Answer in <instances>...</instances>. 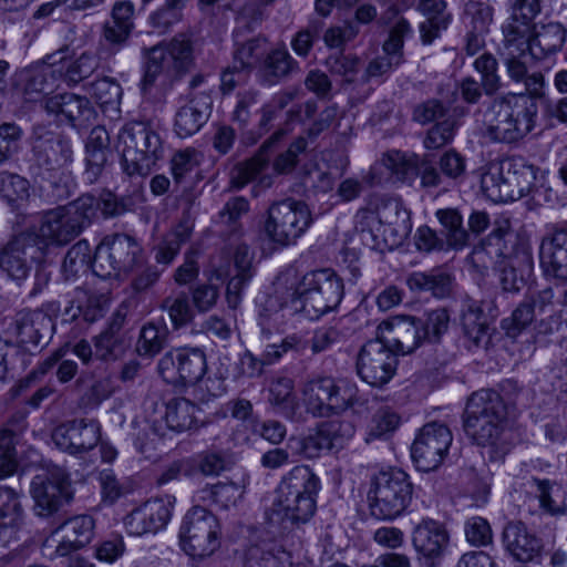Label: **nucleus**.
<instances>
[{"mask_svg": "<svg viewBox=\"0 0 567 567\" xmlns=\"http://www.w3.org/2000/svg\"><path fill=\"white\" fill-rule=\"evenodd\" d=\"M290 442L296 443L297 453L306 458L319 457L322 452L331 450L320 425L315 433L298 439H290Z\"/></svg>", "mask_w": 567, "mask_h": 567, "instance_id": "61", "label": "nucleus"}, {"mask_svg": "<svg viewBox=\"0 0 567 567\" xmlns=\"http://www.w3.org/2000/svg\"><path fill=\"white\" fill-rule=\"evenodd\" d=\"M379 329L380 339L390 347L395 354H409L423 341L419 320L412 316H395L383 321Z\"/></svg>", "mask_w": 567, "mask_h": 567, "instance_id": "22", "label": "nucleus"}, {"mask_svg": "<svg viewBox=\"0 0 567 567\" xmlns=\"http://www.w3.org/2000/svg\"><path fill=\"white\" fill-rule=\"evenodd\" d=\"M506 549L519 561H530L540 551V540L520 522L508 523L503 533Z\"/></svg>", "mask_w": 567, "mask_h": 567, "instance_id": "32", "label": "nucleus"}, {"mask_svg": "<svg viewBox=\"0 0 567 567\" xmlns=\"http://www.w3.org/2000/svg\"><path fill=\"white\" fill-rule=\"evenodd\" d=\"M249 212V202L243 196H236L228 199L219 212L220 223L229 227L235 238L240 237L243 227L240 219Z\"/></svg>", "mask_w": 567, "mask_h": 567, "instance_id": "51", "label": "nucleus"}, {"mask_svg": "<svg viewBox=\"0 0 567 567\" xmlns=\"http://www.w3.org/2000/svg\"><path fill=\"white\" fill-rule=\"evenodd\" d=\"M167 329L148 322L143 326L136 343V351L142 357L153 358L166 346Z\"/></svg>", "mask_w": 567, "mask_h": 567, "instance_id": "44", "label": "nucleus"}, {"mask_svg": "<svg viewBox=\"0 0 567 567\" xmlns=\"http://www.w3.org/2000/svg\"><path fill=\"white\" fill-rule=\"evenodd\" d=\"M392 169L401 174L404 178L411 175H419L423 187H439L443 184V175L426 158L420 159L417 156L405 158L396 154L395 158H390Z\"/></svg>", "mask_w": 567, "mask_h": 567, "instance_id": "37", "label": "nucleus"}, {"mask_svg": "<svg viewBox=\"0 0 567 567\" xmlns=\"http://www.w3.org/2000/svg\"><path fill=\"white\" fill-rule=\"evenodd\" d=\"M358 388L347 380L318 375L305 382L301 393L305 413L313 417L338 415L358 402Z\"/></svg>", "mask_w": 567, "mask_h": 567, "instance_id": "8", "label": "nucleus"}, {"mask_svg": "<svg viewBox=\"0 0 567 567\" xmlns=\"http://www.w3.org/2000/svg\"><path fill=\"white\" fill-rule=\"evenodd\" d=\"M14 334L20 344L27 350L47 343L53 331V321L41 310L21 311L13 323Z\"/></svg>", "mask_w": 567, "mask_h": 567, "instance_id": "24", "label": "nucleus"}, {"mask_svg": "<svg viewBox=\"0 0 567 567\" xmlns=\"http://www.w3.org/2000/svg\"><path fill=\"white\" fill-rule=\"evenodd\" d=\"M63 537L55 547L54 555L65 557L89 545L94 537L95 522L90 515H78L60 526Z\"/></svg>", "mask_w": 567, "mask_h": 567, "instance_id": "29", "label": "nucleus"}, {"mask_svg": "<svg viewBox=\"0 0 567 567\" xmlns=\"http://www.w3.org/2000/svg\"><path fill=\"white\" fill-rule=\"evenodd\" d=\"M107 308L109 298L104 293L78 287L65 306L62 317L64 321L82 318L83 321L93 323L104 317Z\"/></svg>", "mask_w": 567, "mask_h": 567, "instance_id": "26", "label": "nucleus"}, {"mask_svg": "<svg viewBox=\"0 0 567 567\" xmlns=\"http://www.w3.org/2000/svg\"><path fill=\"white\" fill-rule=\"evenodd\" d=\"M144 262L143 248L128 234L105 236L97 245L92 260V271L106 279L127 275Z\"/></svg>", "mask_w": 567, "mask_h": 567, "instance_id": "9", "label": "nucleus"}, {"mask_svg": "<svg viewBox=\"0 0 567 567\" xmlns=\"http://www.w3.org/2000/svg\"><path fill=\"white\" fill-rule=\"evenodd\" d=\"M461 324L464 336L475 348H486L491 341V329L482 303L466 297L462 303Z\"/></svg>", "mask_w": 567, "mask_h": 567, "instance_id": "30", "label": "nucleus"}, {"mask_svg": "<svg viewBox=\"0 0 567 567\" xmlns=\"http://www.w3.org/2000/svg\"><path fill=\"white\" fill-rule=\"evenodd\" d=\"M115 148L128 176L147 175L164 153L159 135L148 124L138 121L121 127Z\"/></svg>", "mask_w": 567, "mask_h": 567, "instance_id": "6", "label": "nucleus"}, {"mask_svg": "<svg viewBox=\"0 0 567 567\" xmlns=\"http://www.w3.org/2000/svg\"><path fill=\"white\" fill-rule=\"evenodd\" d=\"M308 143L303 136L297 137L284 153H280L272 163V168L277 174L291 173L299 159V155L307 150Z\"/></svg>", "mask_w": 567, "mask_h": 567, "instance_id": "63", "label": "nucleus"}, {"mask_svg": "<svg viewBox=\"0 0 567 567\" xmlns=\"http://www.w3.org/2000/svg\"><path fill=\"white\" fill-rule=\"evenodd\" d=\"M37 251L31 234L16 236L0 249V270L12 280H24L31 271Z\"/></svg>", "mask_w": 567, "mask_h": 567, "instance_id": "20", "label": "nucleus"}, {"mask_svg": "<svg viewBox=\"0 0 567 567\" xmlns=\"http://www.w3.org/2000/svg\"><path fill=\"white\" fill-rule=\"evenodd\" d=\"M473 68L481 75L482 87L486 95H494L502 87L498 62L492 53L484 52L477 56Z\"/></svg>", "mask_w": 567, "mask_h": 567, "instance_id": "46", "label": "nucleus"}, {"mask_svg": "<svg viewBox=\"0 0 567 567\" xmlns=\"http://www.w3.org/2000/svg\"><path fill=\"white\" fill-rule=\"evenodd\" d=\"M320 480L309 466H295L280 482L277 496L265 511V519L274 533H286L308 523L317 509Z\"/></svg>", "mask_w": 567, "mask_h": 567, "instance_id": "1", "label": "nucleus"}, {"mask_svg": "<svg viewBox=\"0 0 567 567\" xmlns=\"http://www.w3.org/2000/svg\"><path fill=\"white\" fill-rule=\"evenodd\" d=\"M412 543L415 550L434 567L449 543V534L441 523L425 518L414 527Z\"/></svg>", "mask_w": 567, "mask_h": 567, "instance_id": "28", "label": "nucleus"}, {"mask_svg": "<svg viewBox=\"0 0 567 567\" xmlns=\"http://www.w3.org/2000/svg\"><path fill=\"white\" fill-rule=\"evenodd\" d=\"M199 409L185 398H174L166 403L164 420L167 429L177 433L197 429Z\"/></svg>", "mask_w": 567, "mask_h": 567, "instance_id": "38", "label": "nucleus"}, {"mask_svg": "<svg viewBox=\"0 0 567 567\" xmlns=\"http://www.w3.org/2000/svg\"><path fill=\"white\" fill-rule=\"evenodd\" d=\"M383 226V235L388 233L393 236V243L399 244L405 239L412 229L410 213L396 199L383 200L375 212L363 210L360 214L361 231H368L372 238H377L372 226Z\"/></svg>", "mask_w": 567, "mask_h": 567, "instance_id": "17", "label": "nucleus"}, {"mask_svg": "<svg viewBox=\"0 0 567 567\" xmlns=\"http://www.w3.org/2000/svg\"><path fill=\"white\" fill-rule=\"evenodd\" d=\"M268 402L277 413L293 422L306 420L295 394L293 382L288 378H280L271 383Z\"/></svg>", "mask_w": 567, "mask_h": 567, "instance_id": "35", "label": "nucleus"}, {"mask_svg": "<svg viewBox=\"0 0 567 567\" xmlns=\"http://www.w3.org/2000/svg\"><path fill=\"white\" fill-rule=\"evenodd\" d=\"M29 182L18 174L0 173V194L11 207L29 197Z\"/></svg>", "mask_w": 567, "mask_h": 567, "instance_id": "52", "label": "nucleus"}, {"mask_svg": "<svg viewBox=\"0 0 567 567\" xmlns=\"http://www.w3.org/2000/svg\"><path fill=\"white\" fill-rule=\"evenodd\" d=\"M535 22L517 17L513 13L502 25L503 50L514 49L527 52L534 35Z\"/></svg>", "mask_w": 567, "mask_h": 567, "instance_id": "39", "label": "nucleus"}, {"mask_svg": "<svg viewBox=\"0 0 567 567\" xmlns=\"http://www.w3.org/2000/svg\"><path fill=\"white\" fill-rule=\"evenodd\" d=\"M162 308L167 311L174 328H181L192 321L193 308L186 293L181 292L164 299Z\"/></svg>", "mask_w": 567, "mask_h": 567, "instance_id": "55", "label": "nucleus"}, {"mask_svg": "<svg viewBox=\"0 0 567 567\" xmlns=\"http://www.w3.org/2000/svg\"><path fill=\"white\" fill-rule=\"evenodd\" d=\"M535 319L530 305L524 298L512 315L502 320V329L511 338L519 336Z\"/></svg>", "mask_w": 567, "mask_h": 567, "instance_id": "56", "label": "nucleus"}, {"mask_svg": "<svg viewBox=\"0 0 567 567\" xmlns=\"http://www.w3.org/2000/svg\"><path fill=\"white\" fill-rule=\"evenodd\" d=\"M96 357L101 360H116L125 350L124 337H116L102 331L94 337Z\"/></svg>", "mask_w": 567, "mask_h": 567, "instance_id": "64", "label": "nucleus"}, {"mask_svg": "<svg viewBox=\"0 0 567 567\" xmlns=\"http://www.w3.org/2000/svg\"><path fill=\"white\" fill-rule=\"evenodd\" d=\"M192 63L193 47L184 34L151 48L147 52L142 90L147 91L161 75L167 79L181 75L190 68Z\"/></svg>", "mask_w": 567, "mask_h": 567, "instance_id": "10", "label": "nucleus"}, {"mask_svg": "<svg viewBox=\"0 0 567 567\" xmlns=\"http://www.w3.org/2000/svg\"><path fill=\"white\" fill-rule=\"evenodd\" d=\"M453 441L450 429L439 422L425 424L414 439L411 455L420 471L436 470L443 462Z\"/></svg>", "mask_w": 567, "mask_h": 567, "instance_id": "14", "label": "nucleus"}, {"mask_svg": "<svg viewBox=\"0 0 567 567\" xmlns=\"http://www.w3.org/2000/svg\"><path fill=\"white\" fill-rule=\"evenodd\" d=\"M405 281L412 291H429L440 299L449 297L452 292L453 278L442 268H434L427 272L414 271L406 277Z\"/></svg>", "mask_w": 567, "mask_h": 567, "instance_id": "36", "label": "nucleus"}, {"mask_svg": "<svg viewBox=\"0 0 567 567\" xmlns=\"http://www.w3.org/2000/svg\"><path fill=\"white\" fill-rule=\"evenodd\" d=\"M44 107L48 113L55 114L60 121L70 123L76 121L84 123L93 117L94 111L90 101L74 93H62L49 96L44 100Z\"/></svg>", "mask_w": 567, "mask_h": 567, "instance_id": "31", "label": "nucleus"}, {"mask_svg": "<svg viewBox=\"0 0 567 567\" xmlns=\"http://www.w3.org/2000/svg\"><path fill=\"white\" fill-rule=\"evenodd\" d=\"M95 216V198L83 195L78 199L45 212L37 238L44 246L62 247L75 239Z\"/></svg>", "mask_w": 567, "mask_h": 567, "instance_id": "4", "label": "nucleus"}, {"mask_svg": "<svg viewBox=\"0 0 567 567\" xmlns=\"http://www.w3.org/2000/svg\"><path fill=\"white\" fill-rule=\"evenodd\" d=\"M23 136L22 127L16 122L0 124V166L20 153Z\"/></svg>", "mask_w": 567, "mask_h": 567, "instance_id": "48", "label": "nucleus"}, {"mask_svg": "<svg viewBox=\"0 0 567 567\" xmlns=\"http://www.w3.org/2000/svg\"><path fill=\"white\" fill-rule=\"evenodd\" d=\"M566 41V31L560 23L550 22L543 25L538 32H534L528 51L536 59L559 51Z\"/></svg>", "mask_w": 567, "mask_h": 567, "instance_id": "40", "label": "nucleus"}, {"mask_svg": "<svg viewBox=\"0 0 567 567\" xmlns=\"http://www.w3.org/2000/svg\"><path fill=\"white\" fill-rule=\"evenodd\" d=\"M266 39L256 37L244 42H235L233 59L235 69L246 70L249 73L259 62L265 52Z\"/></svg>", "mask_w": 567, "mask_h": 567, "instance_id": "42", "label": "nucleus"}, {"mask_svg": "<svg viewBox=\"0 0 567 567\" xmlns=\"http://www.w3.org/2000/svg\"><path fill=\"white\" fill-rule=\"evenodd\" d=\"M412 497L413 485L404 471H381L373 476L368 491L370 514L379 520H393L406 511Z\"/></svg>", "mask_w": 567, "mask_h": 567, "instance_id": "7", "label": "nucleus"}, {"mask_svg": "<svg viewBox=\"0 0 567 567\" xmlns=\"http://www.w3.org/2000/svg\"><path fill=\"white\" fill-rule=\"evenodd\" d=\"M30 494L34 502V514L50 517L73 498L70 475L62 468L38 474L31 481Z\"/></svg>", "mask_w": 567, "mask_h": 567, "instance_id": "13", "label": "nucleus"}, {"mask_svg": "<svg viewBox=\"0 0 567 567\" xmlns=\"http://www.w3.org/2000/svg\"><path fill=\"white\" fill-rule=\"evenodd\" d=\"M343 292L342 279L332 269L312 270L300 279L291 309L309 320H317L339 306Z\"/></svg>", "mask_w": 567, "mask_h": 567, "instance_id": "5", "label": "nucleus"}, {"mask_svg": "<svg viewBox=\"0 0 567 567\" xmlns=\"http://www.w3.org/2000/svg\"><path fill=\"white\" fill-rule=\"evenodd\" d=\"M538 105L524 93H506L493 99L484 117V136L493 142L517 145L537 126Z\"/></svg>", "mask_w": 567, "mask_h": 567, "instance_id": "3", "label": "nucleus"}, {"mask_svg": "<svg viewBox=\"0 0 567 567\" xmlns=\"http://www.w3.org/2000/svg\"><path fill=\"white\" fill-rule=\"evenodd\" d=\"M417 320L424 341L437 342L449 330L450 313L445 308H436L425 311Z\"/></svg>", "mask_w": 567, "mask_h": 567, "instance_id": "47", "label": "nucleus"}, {"mask_svg": "<svg viewBox=\"0 0 567 567\" xmlns=\"http://www.w3.org/2000/svg\"><path fill=\"white\" fill-rule=\"evenodd\" d=\"M398 358L380 338L369 340L360 349L357 357V373L368 384L382 386L395 373Z\"/></svg>", "mask_w": 567, "mask_h": 567, "instance_id": "15", "label": "nucleus"}, {"mask_svg": "<svg viewBox=\"0 0 567 567\" xmlns=\"http://www.w3.org/2000/svg\"><path fill=\"white\" fill-rule=\"evenodd\" d=\"M213 101L208 93L198 92L182 105L175 115L174 130L179 137L197 133L208 121Z\"/></svg>", "mask_w": 567, "mask_h": 567, "instance_id": "27", "label": "nucleus"}, {"mask_svg": "<svg viewBox=\"0 0 567 567\" xmlns=\"http://www.w3.org/2000/svg\"><path fill=\"white\" fill-rule=\"evenodd\" d=\"M25 523V513L20 494L8 486H0V547L18 540V534Z\"/></svg>", "mask_w": 567, "mask_h": 567, "instance_id": "25", "label": "nucleus"}, {"mask_svg": "<svg viewBox=\"0 0 567 567\" xmlns=\"http://www.w3.org/2000/svg\"><path fill=\"white\" fill-rule=\"evenodd\" d=\"M241 495L240 486L235 483H217L199 491V499L210 502L221 508L235 505Z\"/></svg>", "mask_w": 567, "mask_h": 567, "instance_id": "50", "label": "nucleus"}, {"mask_svg": "<svg viewBox=\"0 0 567 567\" xmlns=\"http://www.w3.org/2000/svg\"><path fill=\"white\" fill-rule=\"evenodd\" d=\"M72 153L70 142L53 132L37 135L32 145L33 163L39 175L64 167L72 161Z\"/></svg>", "mask_w": 567, "mask_h": 567, "instance_id": "19", "label": "nucleus"}, {"mask_svg": "<svg viewBox=\"0 0 567 567\" xmlns=\"http://www.w3.org/2000/svg\"><path fill=\"white\" fill-rule=\"evenodd\" d=\"M463 16L467 19L473 30L487 32L494 18V8L484 1L468 0L464 3Z\"/></svg>", "mask_w": 567, "mask_h": 567, "instance_id": "54", "label": "nucleus"}, {"mask_svg": "<svg viewBox=\"0 0 567 567\" xmlns=\"http://www.w3.org/2000/svg\"><path fill=\"white\" fill-rule=\"evenodd\" d=\"M457 123L453 118H445L433 125L424 141V147L427 150H437L449 144L455 134Z\"/></svg>", "mask_w": 567, "mask_h": 567, "instance_id": "62", "label": "nucleus"}, {"mask_svg": "<svg viewBox=\"0 0 567 567\" xmlns=\"http://www.w3.org/2000/svg\"><path fill=\"white\" fill-rule=\"evenodd\" d=\"M436 217L445 229L446 245L451 249L461 250L468 243V233L463 226V217L455 208L436 212Z\"/></svg>", "mask_w": 567, "mask_h": 567, "instance_id": "41", "label": "nucleus"}, {"mask_svg": "<svg viewBox=\"0 0 567 567\" xmlns=\"http://www.w3.org/2000/svg\"><path fill=\"white\" fill-rule=\"evenodd\" d=\"M507 416V404L495 390L482 389L467 401L464 431L473 442L487 449L491 461L502 460L509 451L505 439Z\"/></svg>", "mask_w": 567, "mask_h": 567, "instance_id": "2", "label": "nucleus"}, {"mask_svg": "<svg viewBox=\"0 0 567 567\" xmlns=\"http://www.w3.org/2000/svg\"><path fill=\"white\" fill-rule=\"evenodd\" d=\"M91 248L87 240L82 239L74 244L66 252L62 271L66 279L78 276L80 272H85L89 266H92Z\"/></svg>", "mask_w": 567, "mask_h": 567, "instance_id": "49", "label": "nucleus"}, {"mask_svg": "<svg viewBox=\"0 0 567 567\" xmlns=\"http://www.w3.org/2000/svg\"><path fill=\"white\" fill-rule=\"evenodd\" d=\"M539 265L546 277L567 281V221L550 226L542 238Z\"/></svg>", "mask_w": 567, "mask_h": 567, "instance_id": "18", "label": "nucleus"}, {"mask_svg": "<svg viewBox=\"0 0 567 567\" xmlns=\"http://www.w3.org/2000/svg\"><path fill=\"white\" fill-rule=\"evenodd\" d=\"M89 94L100 105H116L122 96L121 85L112 79L104 78L92 82L87 89Z\"/></svg>", "mask_w": 567, "mask_h": 567, "instance_id": "60", "label": "nucleus"}, {"mask_svg": "<svg viewBox=\"0 0 567 567\" xmlns=\"http://www.w3.org/2000/svg\"><path fill=\"white\" fill-rule=\"evenodd\" d=\"M103 55L93 51H84L76 59L70 61L64 71V80L69 85H75L90 78L99 68Z\"/></svg>", "mask_w": 567, "mask_h": 567, "instance_id": "45", "label": "nucleus"}, {"mask_svg": "<svg viewBox=\"0 0 567 567\" xmlns=\"http://www.w3.org/2000/svg\"><path fill=\"white\" fill-rule=\"evenodd\" d=\"M131 32V30L120 24L111 21L106 22L100 42V55L106 54V56H110L117 53L126 44Z\"/></svg>", "mask_w": 567, "mask_h": 567, "instance_id": "58", "label": "nucleus"}, {"mask_svg": "<svg viewBox=\"0 0 567 567\" xmlns=\"http://www.w3.org/2000/svg\"><path fill=\"white\" fill-rule=\"evenodd\" d=\"M173 504L169 499L152 498L134 508L124 519L128 534L142 536L163 529L172 516Z\"/></svg>", "mask_w": 567, "mask_h": 567, "instance_id": "21", "label": "nucleus"}, {"mask_svg": "<svg viewBox=\"0 0 567 567\" xmlns=\"http://www.w3.org/2000/svg\"><path fill=\"white\" fill-rule=\"evenodd\" d=\"M320 427L329 442L331 450H340L352 439L355 429L347 420H331L320 424Z\"/></svg>", "mask_w": 567, "mask_h": 567, "instance_id": "59", "label": "nucleus"}, {"mask_svg": "<svg viewBox=\"0 0 567 567\" xmlns=\"http://www.w3.org/2000/svg\"><path fill=\"white\" fill-rule=\"evenodd\" d=\"M22 76L24 81V93L30 100L35 99L33 94H49L53 90L54 82L50 69H31L25 71Z\"/></svg>", "mask_w": 567, "mask_h": 567, "instance_id": "57", "label": "nucleus"}, {"mask_svg": "<svg viewBox=\"0 0 567 567\" xmlns=\"http://www.w3.org/2000/svg\"><path fill=\"white\" fill-rule=\"evenodd\" d=\"M219 522L206 508L194 506L184 516L179 542L187 555L194 558L210 556L219 547Z\"/></svg>", "mask_w": 567, "mask_h": 567, "instance_id": "12", "label": "nucleus"}, {"mask_svg": "<svg viewBox=\"0 0 567 567\" xmlns=\"http://www.w3.org/2000/svg\"><path fill=\"white\" fill-rule=\"evenodd\" d=\"M311 224L312 215L308 205L288 198L269 207L265 231L272 243L285 247L295 244Z\"/></svg>", "mask_w": 567, "mask_h": 567, "instance_id": "11", "label": "nucleus"}, {"mask_svg": "<svg viewBox=\"0 0 567 567\" xmlns=\"http://www.w3.org/2000/svg\"><path fill=\"white\" fill-rule=\"evenodd\" d=\"M299 63L290 55L285 45L270 50L260 64L262 81L274 85L299 71Z\"/></svg>", "mask_w": 567, "mask_h": 567, "instance_id": "34", "label": "nucleus"}, {"mask_svg": "<svg viewBox=\"0 0 567 567\" xmlns=\"http://www.w3.org/2000/svg\"><path fill=\"white\" fill-rule=\"evenodd\" d=\"M54 445L73 456H83L95 449L101 439V424L95 419H74L54 427Z\"/></svg>", "mask_w": 567, "mask_h": 567, "instance_id": "16", "label": "nucleus"}, {"mask_svg": "<svg viewBox=\"0 0 567 567\" xmlns=\"http://www.w3.org/2000/svg\"><path fill=\"white\" fill-rule=\"evenodd\" d=\"M182 354V384L193 385L202 381L206 373V355L198 348H181Z\"/></svg>", "mask_w": 567, "mask_h": 567, "instance_id": "43", "label": "nucleus"}, {"mask_svg": "<svg viewBox=\"0 0 567 567\" xmlns=\"http://www.w3.org/2000/svg\"><path fill=\"white\" fill-rule=\"evenodd\" d=\"M488 240L496 241L499 246L503 241V248H499L507 262H514L522 272H530L534 266L533 249L530 238L526 233H514L509 229L508 220L497 225L488 236Z\"/></svg>", "mask_w": 567, "mask_h": 567, "instance_id": "23", "label": "nucleus"}, {"mask_svg": "<svg viewBox=\"0 0 567 567\" xmlns=\"http://www.w3.org/2000/svg\"><path fill=\"white\" fill-rule=\"evenodd\" d=\"M268 159L262 152L248 161L238 164L231 173V185L236 189H241L248 183L254 181L267 166Z\"/></svg>", "mask_w": 567, "mask_h": 567, "instance_id": "53", "label": "nucleus"}, {"mask_svg": "<svg viewBox=\"0 0 567 567\" xmlns=\"http://www.w3.org/2000/svg\"><path fill=\"white\" fill-rule=\"evenodd\" d=\"M27 427L22 415L11 417L0 430V480L11 476L18 468L16 444L20 433Z\"/></svg>", "mask_w": 567, "mask_h": 567, "instance_id": "33", "label": "nucleus"}]
</instances>
